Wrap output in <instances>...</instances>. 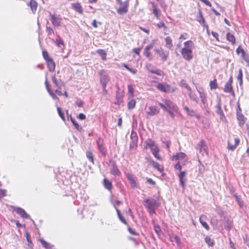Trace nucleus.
<instances>
[{
	"mask_svg": "<svg viewBox=\"0 0 249 249\" xmlns=\"http://www.w3.org/2000/svg\"><path fill=\"white\" fill-rule=\"evenodd\" d=\"M184 47L180 52L183 58L186 60L189 61L192 59L193 49L194 43L191 40L185 41L183 43Z\"/></svg>",
	"mask_w": 249,
	"mask_h": 249,
	"instance_id": "f257e3e1",
	"label": "nucleus"
},
{
	"mask_svg": "<svg viewBox=\"0 0 249 249\" xmlns=\"http://www.w3.org/2000/svg\"><path fill=\"white\" fill-rule=\"evenodd\" d=\"M119 4V7L117 10V13L120 15H124L127 13L128 11L129 0H125L122 1V0H116Z\"/></svg>",
	"mask_w": 249,
	"mask_h": 249,
	"instance_id": "f03ea898",
	"label": "nucleus"
},
{
	"mask_svg": "<svg viewBox=\"0 0 249 249\" xmlns=\"http://www.w3.org/2000/svg\"><path fill=\"white\" fill-rule=\"evenodd\" d=\"M99 74L100 76V82L102 86L103 90L105 91H107L106 90V87L107 83L109 81L110 79L107 74L106 71L103 70H102L99 72Z\"/></svg>",
	"mask_w": 249,
	"mask_h": 249,
	"instance_id": "7ed1b4c3",
	"label": "nucleus"
},
{
	"mask_svg": "<svg viewBox=\"0 0 249 249\" xmlns=\"http://www.w3.org/2000/svg\"><path fill=\"white\" fill-rule=\"evenodd\" d=\"M144 205L146 208H158L160 204L156 199L153 197H149L144 200Z\"/></svg>",
	"mask_w": 249,
	"mask_h": 249,
	"instance_id": "20e7f679",
	"label": "nucleus"
},
{
	"mask_svg": "<svg viewBox=\"0 0 249 249\" xmlns=\"http://www.w3.org/2000/svg\"><path fill=\"white\" fill-rule=\"evenodd\" d=\"M207 148V146L205 144V142L203 140H201L198 143L196 146V149L199 151V154L203 156H204L205 155H208Z\"/></svg>",
	"mask_w": 249,
	"mask_h": 249,
	"instance_id": "39448f33",
	"label": "nucleus"
},
{
	"mask_svg": "<svg viewBox=\"0 0 249 249\" xmlns=\"http://www.w3.org/2000/svg\"><path fill=\"white\" fill-rule=\"evenodd\" d=\"M157 88L160 91L164 92H173L174 89H172V88L166 83H159L157 86Z\"/></svg>",
	"mask_w": 249,
	"mask_h": 249,
	"instance_id": "423d86ee",
	"label": "nucleus"
},
{
	"mask_svg": "<svg viewBox=\"0 0 249 249\" xmlns=\"http://www.w3.org/2000/svg\"><path fill=\"white\" fill-rule=\"evenodd\" d=\"M146 67L147 70L152 73L156 74L159 76H163L164 75V73L162 71L158 69L151 64H147Z\"/></svg>",
	"mask_w": 249,
	"mask_h": 249,
	"instance_id": "0eeeda50",
	"label": "nucleus"
},
{
	"mask_svg": "<svg viewBox=\"0 0 249 249\" xmlns=\"http://www.w3.org/2000/svg\"><path fill=\"white\" fill-rule=\"evenodd\" d=\"M154 51L158 54L162 61H165L167 60L169 54L168 51H164L162 48L155 49Z\"/></svg>",
	"mask_w": 249,
	"mask_h": 249,
	"instance_id": "6e6552de",
	"label": "nucleus"
},
{
	"mask_svg": "<svg viewBox=\"0 0 249 249\" xmlns=\"http://www.w3.org/2000/svg\"><path fill=\"white\" fill-rule=\"evenodd\" d=\"M109 162V166L111 167V174L113 175H119L121 173L117 166L115 161L112 159H110Z\"/></svg>",
	"mask_w": 249,
	"mask_h": 249,
	"instance_id": "1a4fd4ad",
	"label": "nucleus"
},
{
	"mask_svg": "<svg viewBox=\"0 0 249 249\" xmlns=\"http://www.w3.org/2000/svg\"><path fill=\"white\" fill-rule=\"evenodd\" d=\"M196 20L200 23V24L205 27L207 30H208V25L206 23L205 19L204 18L202 12L200 10L198 11V15L196 17Z\"/></svg>",
	"mask_w": 249,
	"mask_h": 249,
	"instance_id": "9d476101",
	"label": "nucleus"
},
{
	"mask_svg": "<svg viewBox=\"0 0 249 249\" xmlns=\"http://www.w3.org/2000/svg\"><path fill=\"white\" fill-rule=\"evenodd\" d=\"M50 20L53 26L59 27L61 26L60 18H56L54 15H52L51 13L50 14Z\"/></svg>",
	"mask_w": 249,
	"mask_h": 249,
	"instance_id": "9b49d317",
	"label": "nucleus"
},
{
	"mask_svg": "<svg viewBox=\"0 0 249 249\" xmlns=\"http://www.w3.org/2000/svg\"><path fill=\"white\" fill-rule=\"evenodd\" d=\"M237 118L238 121L239 125L242 127L245 123L246 118L242 114L240 113L239 111H237Z\"/></svg>",
	"mask_w": 249,
	"mask_h": 249,
	"instance_id": "f8f14e48",
	"label": "nucleus"
},
{
	"mask_svg": "<svg viewBox=\"0 0 249 249\" xmlns=\"http://www.w3.org/2000/svg\"><path fill=\"white\" fill-rule=\"evenodd\" d=\"M16 213L20 215L21 217L26 219H30V216L28 215L23 209L21 208H17L16 209Z\"/></svg>",
	"mask_w": 249,
	"mask_h": 249,
	"instance_id": "ddd939ff",
	"label": "nucleus"
},
{
	"mask_svg": "<svg viewBox=\"0 0 249 249\" xmlns=\"http://www.w3.org/2000/svg\"><path fill=\"white\" fill-rule=\"evenodd\" d=\"M126 176H127L128 179L129 181V183L130 184L131 187H132L133 188H136L137 187V183H136L135 178L134 176V175L132 174H127Z\"/></svg>",
	"mask_w": 249,
	"mask_h": 249,
	"instance_id": "4468645a",
	"label": "nucleus"
},
{
	"mask_svg": "<svg viewBox=\"0 0 249 249\" xmlns=\"http://www.w3.org/2000/svg\"><path fill=\"white\" fill-rule=\"evenodd\" d=\"M45 84L48 92H49L51 96L52 97V98L54 100H58V98L57 97L55 94L52 91V90L50 89L47 78H46Z\"/></svg>",
	"mask_w": 249,
	"mask_h": 249,
	"instance_id": "2eb2a0df",
	"label": "nucleus"
},
{
	"mask_svg": "<svg viewBox=\"0 0 249 249\" xmlns=\"http://www.w3.org/2000/svg\"><path fill=\"white\" fill-rule=\"evenodd\" d=\"M52 80L55 86L58 89H61L62 87L63 86V82L61 80H57L55 75L52 76Z\"/></svg>",
	"mask_w": 249,
	"mask_h": 249,
	"instance_id": "dca6fc26",
	"label": "nucleus"
},
{
	"mask_svg": "<svg viewBox=\"0 0 249 249\" xmlns=\"http://www.w3.org/2000/svg\"><path fill=\"white\" fill-rule=\"evenodd\" d=\"M224 91L225 92L231 93L233 96L235 95L234 92L232 89V85L230 84V82H227L226 83L224 88Z\"/></svg>",
	"mask_w": 249,
	"mask_h": 249,
	"instance_id": "f3484780",
	"label": "nucleus"
},
{
	"mask_svg": "<svg viewBox=\"0 0 249 249\" xmlns=\"http://www.w3.org/2000/svg\"><path fill=\"white\" fill-rule=\"evenodd\" d=\"M196 88L197 90V91L198 92L199 94L200 98L201 99V102L203 104H205L206 102V96L203 91V89L201 88H199L197 89L196 86Z\"/></svg>",
	"mask_w": 249,
	"mask_h": 249,
	"instance_id": "a211bd4d",
	"label": "nucleus"
},
{
	"mask_svg": "<svg viewBox=\"0 0 249 249\" xmlns=\"http://www.w3.org/2000/svg\"><path fill=\"white\" fill-rule=\"evenodd\" d=\"M131 137L132 139V142L130 144V148H133L137 146L138 137L136 136V134H134L133 133H131Z\"/></svg>",
	"mask_w": 249,
	"mask_h": 249,
	"instance_id": "6ab92c4d",
	"label": "nucleus"
},
{
	"mask_svg": "<svg viewBox=\"0 0 249 249\" xmlns=\"http://www.w3.org/2000/svg\"><path fill=\"white\" fill-rule=\"evenodd\" d=\"M27 5L30 7L33 13L35 14L37 6V2L35 0H30V2Z\"/></svg>",
	"mask_w": 249,
	"mask_h": 249,
	"instance_id": "aec40b11",
	"label": "nucleus"
},
{
	"mask_svg": "<svg viewBox=\"0 0 249 249\" xmlns=\"http://www.w3.org/2000/svg\"><path fill=\"white\" fill-rule=\"evenodd\" d=\"M159 112V109L157 108V107L155 106H150L148 107V110L147 113L148 114L153 116L158 114Z\"/></svg>",
	"mask_w": 249,
	"mask_h": 249,
	"instance_id": "412c9836",
	"label": "nucleus"
},
{
	"mask_svg": "<svg viewBox=\"0 0 249 249\" xmlns=\"http://www.w3.org/2000/svg\"><path fill=\"white\" fill-rule=\"evenodd\" d=\"M47 66L50 71H53L55 70V64L53 58L47 61Z\"/></svg>",
	"mask_w": 249,
	"mask_h": 249,
	"instance_id": "4be33fe9",
	"label": "nucleus"
},
{
	"mask_svg": "<svg viewBox=\"0 0 249 249\" xmlns=\"http://www.w3.org/2000/svg\"><path fill=\"white\" fill-rule=\"evenodd\" d=\"M186 157V154L183 152H179L177 153L176 155H174L172 157L173 160H183Z\"/></svg>",
	"mask_w": 249,
	"mask_h": 249,
	"instance_id": "5701e85b",
	"label": "nucleus"
},
{
	"mask_svg": "<svg viewBox=\"0 0 249 249\" xmlns=\"http://www.w3.org/2000/svg\"><path fill=\"white\" fill-rule=\"evenodd\" d=\"M206 218V216L204 215H201L199 218V221L202 226L205 228L207 230H209V226L207 223L204 221Z\"/></svg>",
	"mask_w": 249,
	"mask_h": 249,
	"instance_id": "b1692460",
	"label": "nucleus"
},
{
	"mask_svg": "<svg viewBox=\"0 0 249 249\" xmlns=\"http://www.w3.org/2000/svg\"><path fill=\"white\" fill-rule=\"evenodd\" d=\"M184 110L187 112L188 114L191 116H196L197 118H199V116L197 115L196 112V111L193 109H190L189 108L185 106L184 107Z\"/></svg>",
	"mask_w": 249,
	"mask_h": 249,
	"instance_id": "393cba45",
	"label": "nucleus"
},
{
	"mask_svg": "<svg viewBox=\"0 0 249 249\" xmlns=\"http://www.w3.org/2000/svg\"><path fill=\"white\" fill-rule=\"evenodd\" d=\"M147 160L152 164L154 168L157 169L160 172H162L163 169L160 167V164L158 162L154 161L151 159H147Z\"/></svg>",
	"mask_w": 249,
	"mask_h": 249,
	"instance_id": "a878e982",
	"label": "nucleus"
},
{
	"mask_svg": "<svg viewBox=\"0 0 249 249\" xmlns=\"http://www.w3.org/2000/svg\"><path fill=\"white\" fill-rule=\"evenodd\" d=\"M103 184L104 187L108 190H110L112 188V184L111 181L107 179V178H105L103 181Z\"/></svg>",
	"mask_w": 249,
	"mask_h": 249,
	"instance_id": "bb28decb",
	"label": "nucleus"
},
{
	"mask_svg": "<svg viewBox=\"0 0 249 249\" xmlns=\"http://www.w3.org/2000/svg\"><path fill=\"white\" fill-rule=\"evenodd\" d=\"M216 108L217 109V110H216V112L218 114H219L221 117L222 118V117L224 116V113H223V110L221 108V101L220 100H219V101H218L217 105L216 106Z\"/></svg>",
	"mask_w": 249,
	"mask_h": 249,
	"instance_id": "cd10ccee",
	"label": "nucleus"
},
{
	"mask_svg": "<svg viewBox=\"0 0 249 249\" xmlns=\"http://www.w3.org/2000/svg\"><path fill=\"white\" fill-rule=\"evenodd\" d=\"M241 57L247 63V66H249V56L248 54H246V53L244 50H241Z\"/></svg>",
	"mask_w": 249,
	"mask_h": 249,
	"instance_id": "c85d7f7f",
	"label": "nucleus"
},
{
	"mask_svg": "<svg viewBox=\"0 0 249 249\" xmlns=\"http://www.w3.org/2000/svg\"><path fill=\"white\" fill-rule=\"evenodd\" d=\"M39 241H40L42 246L45 249H52L53 246L51 245L49 243L45 241L44 239H40L39 240Z\"/></svg>",
	"mask_w": 249,
	"mask_h": 249,
	"instance_id": "c756f323",
	"label": "nucleus"
},
{
	"mask_svg": "<svg viewBox=\"0 0 249 249\" xmlns=\"http://www.w3.org/2000/svg\"><path fill=\"white\" fill-rule=\"evenodd\" d=\"M165 43H166V47L167 48L171 49L173 47L172 39L170 38V37L167 36L165 38Z\"/></svg>",
	"mask_w": 249,
	"mask_h": 249,
	"instance_id": "7c9ffc66",
	"label": "nucleus"
},
{
	"mask_svg": "<svg viewBox=\"0 0 249 249\" xmlns=\"http://www.w3.org/2000/svg\"><path fill=\"white\" fill-rule=\"evenodd\" d=\"M72 6H73V8L76 12H77L80 14L83 13L82 8L81 6L79 3H76L73 4Z\"/></svg>",
	"mask_w": 249,
	"mask_h": 249,
	"instance_id": "2f4dec72",
	"label": "nucleus"
},
{
	"mask_svg": "<svg viewBox=\"0 0 249 249\" xmlns=\"http://www.w3.org/2000/svg\"><path fill=\"white\" fill-rule=\"evenodd\" d=\"M227 39L229 41L231 42L232 43V44H233L235 43V37L231 34L230 33H228L227 34Z\"/></svg>",
	"mask_w": 249,
	"mask_h": 249,
	"instance_id": "473e14b6",
	"label": "nucleus"
},
{
	"mask_svg": "<svg viewBox=\"0 0 249 249\" xmlns=\"http://www.w3.org/2000/svg\"><path fill=\"white\" fill-rule=\"evenodd\" d=\"M189 97L190 99L194 101L196 103H198V98L197 95L195 93H189Z\"/></svg>",
	"mask_w": 249,
	"mask_h": 249,
	"instance_id": "72a5a7b5",
	"label": "nucleus"
},
{
	"mask_svg": "<svg viewBox=\"0 0 249 249\" xmlns=\"http://www.w3.org/2000/svg\"><path fill=\"white\" fill-rule=\"evenodd\" d=\"M233 226L232 221L231 220L228 219L225 224V228L227 231H230Z\"/></svg>",
	"mask_w": 249,
	"mask_h": 249,
	"instance_id": "f704fd0d",
	"label": "nucleus"
},
{
	"mask_svg": "<svg viewBox=\"0 0 249 249\" xmlns=\"http://www.w3.org/2000/svg\"><path fill=\"white\" fill-rule=\"evenodd\" d=\"M97 53L102 57L103 60L106 59L107 53L104 50H98Z\"/></svg>",
	"mask_w": 249,
	"mask_h": 249,
	"instance_id": "c9c22d12",
	"label": "nucleus"
},
{
	"mask_svg": "<svg viewBox=\"0 0 249 249\" xmlns=\"http://www.w3.org/2000/svg\"><path fill=\"white\" fill-rule=\"evenodd\" d=\"M166 106L168 107V109H176L177 107L176 105H174L172 102L170 101H166Z\"/></svg>",
	"mask_w": 249,
	"mask_h": 249,
	"instance_id": "e433bc0d",
	"label": "nucleus"
},
{
	"mask_svg": "<svg viewBox=\"0 0 249 249\" xmlns=\"http://www.w3.org/2000/svg\"><path fill=\"white\" fill-rule=\"evenodd\" d=\"M205 241L209 247H212L214 244L213 240H212L209 236H206Z\"/></svg>",
	"mask_w": 249,
	"mask_h": 249,
	"instance_id": "4c0bfd02",
	"label": "nucleus"
},
{
	"mask_svg": "<svg viewBox=\"0 0 249 249\" xmlns=\"http://www.w3.org/2000/svg\"><path fill=\"white\" fill-rule=\"evenodd\" d=\"M86 156L89 160L92 163H94L93 155L91 151H87L86 153Z\"/></svg>",
	"mask_w": 249,
	"mask_h": 249,
	"instance_id": "58836bf2",
	"label": "nucleus"
},
{
	"mask_svg": "<svg viewBox=\"0 0 249 249\" xmlns=\"http://www.w3.org/2000/svg\"><path fill=\"white\" fill-rule=\"evenodd\" d=\"M243 73L242 70L241 69H240L238 72V74L237 76V80L239 81V85L241 86L242 85L243 80H242Z\"/></svg>",
	"mask_w": 249,
	"mask_h": 249,
	"instance_id": "ea45409f",
	"label": "nucleus"
},
{
	"mask_svg": "<svg viewBox=\"0 0 249 249\" xmlns=\"http://www.w3.org/2000/svg\"><path fill=\"white\" fill-rule=\"evenodd\" d=\"M210 89H215L217 88V84L216 80L214 79L213 81H211L210 82Z\"/></svg>",
	"mask_w": 249,
	"mask_h": 249,
	"instance_id": "a19ab883",
	"label": "nucleus"
},
{
	"mask_svg": "<svg viewBox=\"0 0 249 249\" xmlns=\"http://www.w3.org/2000/svg\"><path fill=\"white\" fill-rule=\"evenodd\" d=\"M136 105V101L134 99H132L129 101L127 104V107L129 109H133L135 107Z\"/></svg>",
	"mask_w": 249,
	"mask_h": 249,
	"instance_id": "79ce46f5",
	"label": "nucleus"
},
{
	"mask_svg": "<svg viewBox=\"0 0 249 249\" xmlns=\"http://www.w3.org/2000/svg\"><path fill=\"white\" fill-rule=\"evenodd\" d=\"M145 143L146 145V146L151 148L155 144V142L152 141L151 139H148L145 142Z\"/></svg>",
	"mask_w": 249,
	"mask_h": 249,
	"instance_id": "37998d69",
	"label": "nucleus"
},
{
	"mask_svg": "<svg viewBox=\"0 0 249 249\" xmlns=\"http://www.w3.org/2000/svg\"><path fill=\"white\" fill-rule=\"evenodd\" d=\"M98 150L100 151V152L102 153V154L105 156L106 154V152L105 149V148L102 145V144H99V146H98Z\"/></svg>",
	"mask_w": 249,
	"mask_h": 249,
	"instance_id": "c03bdc74",
	"label": "nucleus"
},
{
	"mask_svg": "<svg viewBox=\"0 0 249 249\" xmlns=\"http://www.w3.org/2000/svg\"><path fill=\"white\" fill-rule=\"evenodd\" d=\"M57 111H58V113L59 115V116L61 117V118L64 121H65V116H64V113L61 110V109L60 107H57Z\"/></svg>",
	"mask_w": 249,
	"mask_h": 249,
	"instance_id": "a18cd8bd",
	"label": "nucleus"
},
{
	"mask_svg": "<svg viewBox=\"0 0 249 249\" xmlns=\"http://www.w3.org/2000/svg\"><path fill=\"white\" fill-rule=\"evenodd\" d=\"M42 55H43V58L46 61L49 60V59H51L52 58L49 56L48 52L45 50L43 51Z\"/></svg>",
	"mask_w": 249,
	"mask_h": 249,
	"instance_id": "49530a36",
	"label": "nucleus"
},
{
	"mask_svg": "<svg viewBox=\"0 0 249 249\" xmlns=\"http://www.w3.org/2000/svg\"><path fill=\"white\" fill-rule=\"evenodd\" d=\"M143 54L147 57L150 59L152 58V54L149 50L144 49L143 52Z\"/></svg>",
	"mask_w": 249,
	"mask_h": 249,
	"instance_id": "de8ad7c7",
	"label": "nucleus"
},
{
	"mask_svg": "<svg viewBox=\"0 0 249 249\" xmlns=\"http://www.w3.org/2000/svg\"><path fill=\"white\" fill-rule=\"evenodd\" d=\"M153 13L157 19L160 18V17L161 15V11L160 10L158 9L157 10H154L153 11Z\"/></svg>",
	"mask_w": 249,
	"mask_h": 249,
	"instance_id": "09e8293b",
	"label": "nucleus"
},
{
	"mask_svg": "<svg viewBox=\"0 0 249 249\" xmlns=\"http://www.w3.org/2000/svg\"><path fill=\"white\" fill-rule=\"evenodd\" d=\"M56 43L57 46L60 47L61 45H63V41L59 36H57L56 38Z\"/></svg>",
	"mask_w": 249,
	"mask_h": 249,
	"instance_id": "8fccbe9b",
	"label": "nucleus"
},
{
	"mask_svg": "<svg viewBox=\"0 0 249 249\" xmlns=\"http://www.w3.org/2000/svg\"><path fill=\"white\" fill-rule=\"evenodd\" d=\"M72 124H73V125L75 126V128L78 130H80L82 129V127L81 126H79V125L77 123V122L75 121V120H72Z\"/></svg>",
	"mask_w": 249,
	"mask_h": 249,
	"instance_id": "3c124183",
	"label": "nucleus"
},
{
	"mask_svg": "<svg viewBox=\"0 0 249 249\" xmlns=\"http://www.w3.org/2000/svg\"><path fill=\"white\" fill-rule=\"evenodd\" d=\"M236 201L238 202V204L242 207L243 205V201L241 199L237 196L236 195H235Z\"/></svg>",
	"mask_w": 249,
	"mask_h": 249,
	"instance_id": "603ef678",
	"label": "nucleus"
},
{
	"mask_svg": "<svg viewBox=\"0 0 249 249\" xmlns=\"http://www.w3.org/2000/svg\"><path fill=\"white\" fill-rule=\"evenodd\" d=\"M154 44H155V41L152 40L151 43L150 44L146 46V47L144 48V49L147 50H150L153 48Z\"/></svg>",
	"mask_w": 249,
	"mask_h": 249,
	"instance_id": "864d4df0",
	"label": "nucleus"
},
{
	"mask_svg": "<svg viewBox=\"0 0 249 249\" xmlns=\"http://www.w3.org/2000/svg\"><path fill=\"white\" fill-rule=\"evenodd\" d=\"M157 26L159 28H161L162 27L164 28V30H166L167 29V27L165 25V24L163 21H160L157 24Z\"/></svg>",
	"mask_w": 249,
	"mask_h": 249,
	"instance_id": "5fc2aeb1",
	"label": "nucleus"
},
{
	"mask_svg": "<svg viewBox=\"0 0 249 249\" xmlns=\"http://www.w3.org/2000/svg\"><path fill=\"white\" fill-rule=\"evenodd\" d=\"M185 171H180V173L178 175L179 180H181L182 178H185Z\"/></svg>",
	"mask_w": 249,
	"mask_h": 249,
	"instance_id": "6e6d98bb",
	"label": "nucleus"
},
{
	"mask_svg": "<svg viewBox=\"0 0 249 249\" xmlns=\"http://www.w3.org/2000/svg\"><path fill=\"white\" fill-rule=\"evenodd\" d=\"M159 151H156V152H152V154H153V155L154 156V157L158 160H161V157L160 156L159 154Z\"/></svg>",
	"mask_w": 249,
	"mask_h": 249,
	"instance_id": "4d7b16f0",
	"label": "nucleus"
},
{
	"mask_svg": "<svg viewBox=\"0 0 249 249\" xmlns=\"http://www.w3.org/2000/svg\"><path fill=\"white\" fill-rule=\"evenodd\" d=\"M118 216V217L119 218V219L120 220V221L123 223L124 224L126 225L127 224V222L126 221V220L124 219V218L122 215V214H119Z\"/></svg>",
	"mask_w": 249,
	"mask_h": 249,
	"instance_id": "13d9d810",
	"label": "nucleus"
},
{
	"mask_svg": "<svg viewBox=\"0 0 249 249\" xmlns=\"http://www.w3.org/2000/svg\"><path fill=\"white\" fill-rule=\"evenodd\" d=\"M83 105H84L83 102L80 100H77L75 103V106H77L79 107H83Z\"/></svg>",
	"mask_w": 249,
	"mask_h": 249,
	"instance_id": "bf43d9fd",
	"label": "nucleus"
},
{
	"mask_svg": "<svg viewBox=\"0 0 249 249\" xmlns=\"http://www.w3.org/2000/svg\"><path fill=\"white\" fill-rule=\"evenodd\" d=\"M180 85L181 86H183L185 89H186L188 86V84L186 83V81L184 80H181L180 82Z\"/></svg>",
	"mask_w": 249,
	"mask_h": 249,
	"instance_id": "052dcab7",
	"label": "nucleus"
},
{
	"mask_svg": "<svg viewBox=\"0 0 249 249\" xmlns=\"http://www.w3.org/2000/svg\"><path fill=\"white\" fill-rule=\"evenodd\" d=\"M150 149H151V151L152 153L153 152L159 151V149L156 144L154 145Z\"/></svg>",
	"mask_w": 249,
	"mask_h": 249,
	"instance_id": "680f3d73",
	"label": "nucleus"
},
{
	"mask_svg": "<svg viewBox=\"0 0 249 249\" xmlns=\"http://www.w3.org/2000/svg\"><path fill=\"white\" fill-rule=\"evenodd\" d=\"M127 87L129 93L131 94V96H133L134 91V89L133 87L130 85H128Z\"/></svg>",
	"mask_w": 249,
	"mask_h": 249,
	"instance_id": "e2e57ef3",
	"label": "nucleus"
},
{
	"mask_svg": "<svg viewBox=\"0 0 249 249\" xmlns=\"http://www.w3.org/2000/svg\"><path fill=\"white\" fill-rule=\"evenodd\" d=\"M186 182V178H182L181 180H179V182L182 187L184 189L185 187V184Z\"/></svg>",
	"mask_w": 249,
	"mask_h": 249,
	"instance_id": "0e129e2a",
	"label": "nucleus"
},
{
	"mask_svg": "<svg viewBox=\"0 0 249 249\" xmlns=\"http://www.w3.org/2000/svg\"><path fill=\"white\" fill-rule=\"evenodd\" d=\"M47 32H48V35H51L52 34H54V32L51 27H47Z\"/></svg>",
	"mask_w": 249,
	"mask_h": 249,
	"instance_id": "69168bd1",
	"label": "nucleus"
},
{
	"mask_svg": "<svg viewBox=\"0 0 249 249\" xmlns=\"http://www.w3.org/2000/svg\"><path fill=\"white\" fill-rule=\"evenodd\" d=\"M157 208H147L150 214H155L156 213V209Z\"/></svg>",
	"mask_w": 249,
	"mask_h": 249,
	"instance_id": "338daca9",
	"label": "nucleus"
},
{
	"mask_svg": "<svg viewBox=\"0 0 249 249\" xmlns=\"http://www.w3.org/2000/svg\"><path fill=\"white\" fill-rule=\"evenodd\" d=\"M154 230L155 232L158 234H159L161 232L160 228L159 226H155L154 227Z\"/></svg>",
	"mask_w": 249,
	"mask_h": 249,
	"instance_id": "774afa93",
	"label": "nucleus"
}]
</instances>
